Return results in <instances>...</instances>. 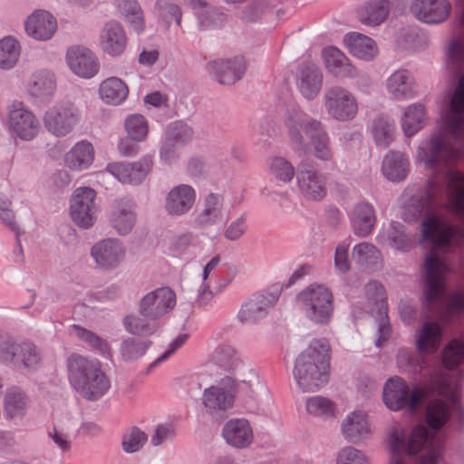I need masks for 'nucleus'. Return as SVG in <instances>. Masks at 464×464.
Returning a JSON list of instances; mask_svg holds the SVG:
<instances>
[{"label": "nucleus", "instance_id": "obj_21", "mask_svg": "<svg viewBox=\"0 0 464 464\" xmlns=\"http://www.w3.org/2000/svg\"><path fill=\"white\" fill-rule=\"evenodd\" d=\"M222 437L231 447L246 449L253 442V428L248 420L245 418H233L224 424Z\"/></svg>", "mask_w": 464, "mask_h": 464}, {"label": "nucleus", "instance_id": "obj_38", "mask_svg": "<svg viewBox=\"0 0 464 464\" xmlns=\"http://www.w3.org/2000/svg\"><path fill=\"white\" fill-rule=\"evenodd\" d=\"M29 404V398L22 390L16 387L10 388L4 395V414L6 419L22 418L26 413Z\"/></svg>", "mask_w": 464, "mask_h": 464}, {"label": "nucleus", "instance_id": "obj_53", "mask_svg": "<svg viewBox=\"0 0 464 464\" xmlns=\"http://www.w3.org/2000/svg\"><path fill=\"white\" fill-rule=\"evenodd\" d=\"M464 360V344L459 340H452L444 348L442 362L447 369L459 366Z\"/></svg>", "mask_w": 464, "mask_h": 464}, {"label": "nucleus", "instance_id": "obj_30", "mask_svg": "<svg viewBox=\"0 0 464 464\" xmlns=\"http://www.w3.org/2000/svg\"><path fill=\"white\" fill-rule=\"evenodd\" d=\"M65 166L73 171H82L90 168L94 160V149L87 140L78 141L64 155Z\"/></svg>", "mask_w": 464, "mask_h": 464}, {"label": "nucleus", "instance_id": "obj_26", "mask_svg": "<svg viewBox=\"0 0 464 464\" xmlns=\"http://www.w3.org/2000/svg\"><path fill=\"white\" fill-rule=\"evenodd\" d=\"M196 190L189 185L180 184L169 192L165 208L169 214L181 216L190 210L196 202Z\"/></svg>", "mask_w": 464, "mask_h": 464}, {"label": "nucleus", "instance_id": "obj_32", "mask_svg": "<svg viewBox=\"0 0 464 464\" xmlns=\"http://www.w3.org/2000/svg\"><path fill=\"white\" fill-rule=\"evenodd\" d=\"M223 219V197L219 194H208L203 203L202 210L196 216L194 224L198 227L216 225Z\"/></svg>", "mask_w": 464, "mask_h": 464}, {"label": "nucleus", "instance_id": "obj_60", "mask_svg": "<svg viewBox=\"0 0 464 464\" xmlns=\"http://www.w3.org/2000/svg\"><path fill=\"white\" fill-rule=\"evenodd\" d=\"M335 464H369V462L362 451L346 447L338 452Z\"/></svg>", "mask_w": 464, "mask_h": 464}, {"label": "nucleus", "instance_id": "obj_3", "mask_svg": "<svg viewBox=\"0 0 464 464\" xmlns=\"http://www.w3.org/2000/svg\"><path fill=\"white\" fill-rule=\"evenodd\" d=\"M285 135L299 156H304L308 151V140L316 159L323 161L333 160L329 138L322 123L306 114L301 111L291 114L285 121Z\"/></svg>", "mask_w": 464, "mask_h": 464}, {"label": "nucleus", "instance_id": "obj_14", "mask_svg": "<svg viewBox=\"0 0 464 464\" xmlns=\"http://www.w3.org/2000/svg\"><path fill=\"white\" fill-rule=\"evenodd\" d=\"M176 304V295L169 287L158 288L147 294L140 301V315L155 321L169 313Z\"/></svg>", "mask_w": 464, "mask_h": 464}, {"label": "nucleus", "instance_id": "obj_17", "mask_svg": "<svg viewBox=\"0 0 464 464\" xmlns=\"http://www.w3.org/2000/svg\"><path fill=\"white\" fill-rule=\"evenodd\" d=\"M152 165V158L146 156L134 163H111L106 170L123 184H140L150 173Z\"/></svg>", "mask_w": 464, "mask_h": 464}, {"label": "nucleus", "instance_id": "obj_40", "mask_svg": "<svg viewBox=\"0 0 464 464\" xmlns=\"http://www.w3.org/2000/svg\"><path fill=\"white\" fill-rule=\"evenodd\" d=\"M118 12L137 34L144 31L143 11L137 0H115Z\"/></svg>", "mask_w": 464, "mask_h": 464}, {"label": "nucleus", "instance_id": "obj_58", "mask_svg": "<svg viewBox=\"0 0 464 464\" xmlns=\"http://www.w3.org/2000/svg\"><path fill=\"white\" fill-rule=\"evenodd\" d=\"M401 224H392L393 231L391 232L389 236L390 245L391 246L399 251L406 252L413 246L414 240L406 234H404V232L401 231Z\"/></svg>", "mask_w": 464, "mask_h": 464}, {"label": "nucleus", "instance_id": "obj_49", "mask_svg": "<svg viewBox=\"0 0 464 464\" xmlns=\"http://www.w3.org/2000/svg\"><path fill=\"white\" fill-rule=\"evenodd\" d=\"M20 55L19 43L13 37L7 36L0 41V68H12Z\"/></svg>", "mask_w": 464, "mask_h": 464}, {"label": "nucleus", "instance_id": "obj_33", "mask_svg": "<svg viewBox=\"0 0 464 464\" xmlns=\"http://www.w3.org/2000/svg\"><path fill=\"white\" fill-rule=\"evenodd\" d=\"M428 122L426 107L419 102L404 108L401 118V130L406 137H412L424 128Z\"/></svg>", "mask_w": 464, "mask_h": 464}, {"label": "nucleus", "instance_id": "obj_39", "mask_svg": "<svg viewBox=\"0 0 464 464\" xmlns=\"http://www.w3.org/2000/svg\"><path fill=\"white\" fill-rule=\"evenodd\" d=\"M353 259L368 272L379 270L382 266V256L379 249L370 243H360L353 248Z\"/></svg>", "mask_w": 464, "mask_h": 464}, {"label": "nucleus", "instance_id": "obj_48", "mask_svg": "<svg viewBox=\"0 0 464 464\" xmlns=\"http://www.w3.org/2000/svg\"><path fill=\"white\" fill-rule=\"evenodd\" d=\"M126 330L132 334L150 336L156 332L159 325L157 322L148 317L128 315L124 318Z\"/></svg>", "mask_w": 464, "mask_h": 464}, {"label": "nucleus", "instance_id": "obj_42", "mask_svg": "<svg viewBox=\"0 0 464 464\" xmlns=\"http://www.w3.org/2000/svg\"><path fill=\"white\" fill-rule=\"evenodd\" d=\"M396 126L388 116L379 115L372 123L371 134L378 147L387 148L394 140Z\"/></svg>", "mask_w": 464, "mask_h": 464}, {"label": "nucleus", "instance_id": "obj_1", "mask_svg": "<svg viewBox=\"0 0 464 464\" xmlns=\"http://www.w3.org/2000/svg\"><path fill=\"white\" fill-rule=\"evenodd\" d=\"M460 378V373L452 378L448 372L440 371L431 377L429 385L410 390L401 378L393 377L385 383L383 401L392 411L403 408L415 411L430 392H436L445 401L437 399L430 402L426 409V421L430 428L440 429L451 412L461 411L459 396Z\"/></svg>", "mask_w": 464, "mask_h": 464}, {"label": "nucleus", "instance_id": "obj_18", "mask_svg": "<svg viewBox=\"0 0 464 464\" xmlns=\"http://www.w3.org/2000/svg\"><path fill=\"white\" fill-rule=\"evenodd\" d=\"M66 60L69 68L79 77L91 79L100 70V63L95 54L83 46H72L68 49Z\"/></svg>", "mask_w": 464, "mask_h": 464}, {"label": "nucleus", "instance_id": "obj_25", "mask_svg": "<svg viewBox=\"0 0 464 464\" xmlns=\"http://www.w3.org/2000/svg\"><path fill=\"white\" fill-rule=\"evenodd\" d=\"M24 28L26 34L34 39L46 41L56 32L57 22L49 12L38 10L27 17Z\"/></svg>", "mask_w": 464, "mask_h": 464}, {"label": "nucleus", "instance_id": "obj_13", "mask_svg": "<svg viewBox=\"0 0 464 464\" xmlns=\"http://www.w3.org/2000/svg\"><path fill=\"white\" fill-rule=\"evenodd\" d=\"M365 295L371 304L372 311L379 314L378 336L375 342L377 347L381 348L389 339L391 326L387 317L386 294L383 286L377 281H371L365 285Z\"/></svg>", "mask_w": 464, "mask_h": 464}, {"label": "nucleus", "instance_id": "obj_2", "mask_svg": "<svg viewBox=\"0 0 464 464\" xmlns=\"http://www.w3.org/2000/svg\"><path fill=\"white\" fill-rule=\"evenodd\" d=\"M67 379L82 399L95 401L111 389V380L97 359L72 353L66 360Z\"/></svg>", "mask_w": 464, "mask_h": 464}, {"label": "nucleus", "instance_id": "obj_47", "mask_svg": "<svg viewBox=\"0 0 464 464\" xmlns=\"http://www.w3.org/2000/svg\"><path fill=\"white\" fill-rule=\"evenodd\" d=\"M266 165L269 174L278 181L288 183L295 177L294 166L283 157H271L267 159Z\"/></svg>", "mask_w": 464, "mask_h": 464}, {"label": "nucleus", "instance_id": "obj_56", "mask_svg": "<svg viewBox=\"0 0 464 464\" xmlns=\"http://www.w3.org/2000/svg\"><path fill=\"white\" fill-rule=\"evenodd\" d=\"M147 434L138 428H132L122 437V449L127 453H134L140 450L147 442Z\"/></svg>", "mask_w": 464, "mask_h": 464}, {"label": "nucleus", "instance_id": "obj_64", "mask_svg": "<svg viewBox=\"0 0 464 464\" xmlns=\"http://www.w3.org/2000/svg\"><path fill=\"white\" fill-rule=\"evenodd\" d=\"M11 201L0 193V218L13 231L18 232L13 211L10 209Z\"/></svg>", "mask_w": 464, "mask_h": 464}, {"label": "nucleus", "instance_id": "obj_8", "mask_svg": "<svg viewBox=\"0 0 464 464\" xmlns=\"http://www.w3.org/2000/svg\"><path fill=\"white\" fill-rule=\"evenodd\" d=\"M81 113L71 102H62L48 108L43 116L45 129L55 137L70 134L79 124Z\"/></svg>", "mask_w": 464, "mask_h": 464}, {"label": "nucleus", "instance_id": "obj_44", "mask_svg": "<svg viewBox=\"0 0 464 464\" xmlns=\"http://www.w3.org/2000/svg\"><path fill=\"white\" fill-rule=\"evenodd\" d=\"M322 86V73L314 65H307L301 69L298 87L303 96L308 100L314 98Z\"/></svg>", "mask_w": 464, "mask_h": 464}, {"label": "nucleus", "instance_id": "obj_9", "mask_svg": "<svg viewBox=\"0 0 464 464\" xmlns=\"http://www.w3.org/2000/svg\"><path fill=\"white\" fill-rule=\"evenodd\" d=\"M96 192L89 187L77 188L70 199V216L82 228L93 226L97 218Z\"/></svg>", "mask_w": 464, "mask_h": 464}, {"label": "nucleus", "instance_id": "obj_55", "mask_svg": "<svg viewBox=\"0 0 464 464\" xmlns=\"http://www.w3.org/2000/svg\"><path fill=\"white\" fill-rule=\"evenodd\" d=\"M192 135L190 127L182 121H176L169 125L165 139L178 146L188 141Z\"/></svg>", "mask_w": 464, "mask_h": 464}, {"label": "nucleus", "instance_id": "obj_5", "mask_svg": "<svg viewBox=\"0 0 464 464\" xmlns=\"http://www.w3.org/2000/svg\"><path fill=\"white\" fill-rule=\"evenodd\" d=\"M392 451L399 454L404 449L410 455H414L425 448V454L420 464H437L441 454L443 440L437 432L429 433L422 424L416 425L405 447V437L402 430L394 428L389 435Z\"/></svg>", "mask_w": 464, "mask_h": 464}, {"label": "nucleus", "instance_id": "obj_12", "mask_svg": "<svg viewBox=\"0 0 464 464\" xmlns=\"http://www.w3.org/2000/svg\"><path fill=\"white\" fill-rule=\"evenodd\" d=\"M0 361L34 369L41 362V355L33 343L15 344L0 338Z\"/></svg>", "mask_w": 464, "mask_h": 464}, {"label": "nucleus", "instance_id": "obj_59", "mask_svg": "<svg viewBox=\"0 0 464 464\" xmlns=\"http://www.w3.org/2000/svg\"><path fill=\"white\" fill-rule=\"evenodd\" d=\"M149 348V343L128 338L121 344V354L126 360H135L141 357Z\"/></svg>", "mask_w": 464, "mask_h": 464}, {"label": "nucleus", "instance_id": "obj_45", "mask_svg": "<svg viewBox=\"0 0 464 464\" xmlns=\"http://www.w3.org/2000/svg\"><path fill=\"white\" fill-rule=\"evenodd\" d=\"M193 9H199L197 12L199 26L202 29H209L221 25L225 21L223 13L214 7L208 6L206 0H187Z\"/></svg>", "mask_w": 464, "mask_h": 464}, {"label": "nucleus", "instance_id": "obj_34", "mask_svg": "<svg viewBox=\"0 0 464 464\" xmlns=\"http://www.w3.org/2000/svg\"><path fill=\"white\" fill-rule=\"evenodd\" d=\"M345 45L353 56L364 60H373L378 53V46L373 39L359 33H350L344 37Z\"/></svg>", "mask_w": 464, "mask_h": 464}, {"label": "nucleus", "instance_id": "obj_15", "mask_svg": "<svg viewBox=\"0 0 464 464\" xmlns=\"http://www.w3.org/2000/svg\"><path fill=\"white\" fill-rule=\"evenodd\" d=\"M278 293L263 291L249 297L241 306L237 317L243 324H256L265 318L278 300Z\"/></svg>", "mask_w": 464, "mask_h": 464}, {"label": "nucleus", "instance_id": "obj_43", "mask_svg": "<svg viewBox=\"0 0 464 464\" xmlns=\"http://www.w3.org/2000/svg\"><path fill=\"white\" fill-rule=\"evenodd\" d=\"M375 213L372 205L358 204L353 213L352 222L354 233L360 237L368 236L375 223Z\"/></svg>", "mask_w": 464, "mask_h": 464}, {"label": "nucleus", "instance_id": "obj_11", "mask_svg": "<svg viewBox=\"0 0 464 464\" xmlns=\"http://www.w3.org/2000/svg\"><path fill=\"white\" fill-rule=\"evenodd\" d=\"M324 104L328 113L336 120L353 119L358 111L354 96L341 86L329 88L324 94Z\"/></svg>", "mask_w": 464, "mask_h": 464}, {"label": "nucleus", "instance_id": "obj_31", "mask_svg": "<svg viewBox=\"0 0 464 464\" xmlns=\"http://www.w3.org/2000/svg\"><path fill=\"white\" fill-rule=\"evenodd\" d=\"M398 3V0H371L359 11V20L367 26H378L382 24L391 8Z\"/></svg>", "mask_w": 464, "mask_h": 464}, {"label": "nucleus", "instance_id": "obj_10", "mask_svg": "<svg viewBox=\"0 0 464 464\" xmlns=\"http://www.w3.org/2000/svg\"><path fill=\"white\" fill-rule=\"evenodd\" d=\"M7 124L12 134L23 140H32L40 131L37 117L23 103L10 106Z\"/></svg>", "mask_w": 464, "mask_h": 464}, {"label": "nucleus", "instance_id": "obj_27", "mask_svg": "<svg viewBox=\"0 0 464 464\" xmlns=\"http://www.w3.org/2000/svg\"><path fill=\"white\" fill-rule=\"evenodd\" d=\"M209 70L221 84H233L245 72L246 63L243 57L228 60L213 61L208 63Z\"/></svg>", "mask_w": 464, "mask_h": 464}, {"label": "nucleus", "instance_id": "obj_22", "mask_svg": "<svg viewBox=\"0 0 464 464\" xmlns=\"http://www.w3.org/2000/svg\"><path fill=\"white\" fill-rule=\"evenodd\" d=\"M341 428L343 436L353 443H358L368 439L373 433L367 413L360 410L347 414L342 422Z\"/></svg>", "mask_w": 464, "mask_h": 464}, {"label": "nucleus", "instance_id": "obj_29", "mask_svg": "<svg viewBox=\"0 0 464 464\" xmlns=\"http://www.w3.org/2000/svg\"><path fill=\"white\" fill-rule=\"evenodd\" d=\"M56 78L49 70H38L26 82L29 94L41 101L50 99L56 91Z\"/></svg>", "mask_w": 464, "mask_h": 464}, {"label": "nucleus", "instance_id": "obj_7", "mask_svg": "<svg viewBox=\"0 0 464 464\" xmlns=\"http://www.w3.org/2000/svg\"><path fill=\"white\" fill-rule=\"evenodd\" d=\"M237 393V382L226 376L202 392L204 413L215 419H222L233 409Z\"/></svg>", "mask_w": 464, "mask_h": 464}, {"label": "nucleus", "instance_id": "obj_19", "mask_svg": "<svg viewBox=\"0 0 464 464\" xmlns=\"http://www.w3.org/2000/svg\"><path fill=\"white\" fill-rule=\"evenodd\" d=\"M296 180L301 193L308 198L320 200L326 195L325 177L311 166L301 165Z\"/></svg>", "mask_w": 464, "mask_h": 464}, {"label": "nucleus", "instance_id": "obj_20", "mask_svg": "<svg viewBox=\"0 0 464 464\" xmlns=\"http://www.w3.org/2000/svg\"><path fill=\"white\" fill-rule=\"evenodd\" d=\"M91 255L100 268L109 270L123 261L125 250L119 241L105 239L92 247Z\"/></svg>", "mask_w": 464, "mask_h": 464}, {"label": "nucleus", "instance_id": "obj_37", "mask_svg": "<svg viewBox=\"0 0 464 464\" xmlns=\"http://www.w3.org/2000/svg\"><path fill=\"white\" fill-rule=\"evenodd\" d=\"M442 330L439 324L427 322L416 334V348L421 354L434 353L440 347Z\"/></svg>", "mask_w": 464, "mask_h": 464}, {"label": "nucleus", "instance_id": "obj_23", "mask_svg": "<svg viewBox=\"0 0 464 464\" xmlns=\"http://www.w3.org/2000/svg\"><path fill=\"white\" fill-rule=\"evenodd\" d=\"M99 45L110 56L121 55L127 46L126 33L119 22L105 24L100 33Z\"/></svg>", "mask_w": 464, "mask_h": 464}, {"label": "nucleus", "instance_id": "obj_63", "mask_svg": "<svg viewBox=\"0 0 464 464\" xmlns=\"http://www.w3.org/2000/svg\"><path fill=\"white\" fill-rule=\"evenodd\" d=\"M174 435L175 430L172 425L168 423L160 424L156 427L154 434L150 438V442L153 446H160L171 440Z\"/></svg>", "mask_w": 464, "mask_h": 464}, {"label": "nucleus", "instance_id": "obj_6", "mask_svg": "<svg viewBox=\"0 0 464 464\" xmlns=\"http://www.w3.org/2000/svg\"><path fill=\"white\" fill-rule=\"evenodd\" d=\"M296 307L316 324H327L334 313V296L324 285H310L295 297Z\"/></svg>", "mask_w": 464, "mask_h": 464}, {"label": "nucleus", "instance_id": "obj_24", "mask_svg": "<svg viewBox=\"0 0 464 464\" xmlns=\"http://www.w3.org/2000/svg\"><path fill=\"white\" fill-rule=\"evenodd\" d=\"M386 90L394 100H410L417 92L415 78L409 70L398 69L387 78Z\"/></svg>", "mask_w": 464, "mask_h": 464}, {"label": "nucleus", "instance_id": "obj_16", "mask_svg": "<svg viewBox=\"0 0 464 464\" xmlns=\"http://www.w3.org/2000/svg\"><path fill=\"white\" fill-rule=\"evenodd\" d=\"M410 11L420 22L439 24L450 16L451 4L449 0H412Z\"/></svg>", "mask_w": 464, "mask_h": 464}, {"label": "nucleus", "instance_id": "obj_35", "mask_svg": "<svg viewBox=\"0 0 464 464\" xmlns=\"http://www.w3.org/2000/svg\"><path fill=\"white\" fill-rule=\"evenodd\" d=\"M98 92L104 103L118 106L128 98L129 87L121 78L111 76L100 83Z\"/></svg>", "mask_w": 464, "mask_h": 464}, {"label": "nucleus", "instance_id": "obj_57", "mask_svg": "<svg viewBox=\"0 0 464 464\" xmlns=\"http://www.w3.org/2000/svg\"><path fill=\"white\" fill-rule=\"evenodd\" d=\"M49 437L62 452H68L72 449L75 434L67 430L63 425H58L49 431Z\"/></svg>", "mask_w": 464, "mask_h": 464}, {"label": "nucleus", "instance_id": "obj_4", "mask_svg": "<svg viewBox=\"0 0 464 464\" xmlns=\"http://www.w3.org/2000/svg\"><path fill=\"white\" fill-rule=\"evenodd\" d=\"M329 368V344L323 340H314L296 357L293 374L304 392H314L327 383Z\"/></svg>", "mask_w": 464, "mask_h": 464}, {"label": "nucleus", "instance_id": "obj_28", "mask_svg": "<svg viewBox=\"0 0 464 464\" xmlns=\"http://www.w3.org/2000/svg\"><path fill=\"white\" fill-rule=\"evenodd\" d=\"M111 223L119 234L130 233L136 223L134 202L126 198L115 201L112 206Z\"/></svg>", "mask_w": 464, "mask_h": 464}, {"label": "nucleus", "instance_id": "obj_36", "mask_svg": "<svg viewBox=\"0 0 464 464\" xmlns=\"http://www.w3.org/2000/svg\"><path fill=\"white\" fill-rule=\"evenodd\" d=\"M323 58L327 70L336 77H354L355 68L349 59L337 48L330 46L324 49Z\"/></svg>", "mask_w": 464, "mask_h": 464}, {"label": "nucleus", "instance_id": "obj_54", "mask_svg": "<svg viewBox=\"0 0 464 464\" xmlns=\"http://www.w3.org/2000/svg\"><path fill=\"white\" fill-rule=\"evenodd\" d=\"M216 363L227 370H232L237 366L240 359L238 352L231 345L219 346L213 354Z\"/></svg>", "mask_w": 464, "mask_h": 464}, {"label": "nucleus", "instance_id": "obj_62", "mask_svg": "<svg viewBox=\"0 0 464 464\" xmlns=\"http://www.w3.org/2000/svg\"><path fill=\"white\" fill-rule=\"evenodd\" d=\"M246 228V216L241 215L227 226L224 232V236L229 241H236L244 236Z\"/></svg>", "mask_w": 464, "mask_h": 464}, {"label": "nucleus", "instance_id": "obj_41", "mask_svg": "<svg viewBox=\"0 0 464 464\" xmlns=\"http://www.w3.org/2000/svg\"><path fill=\"white\" fill-rule=\"evenodd\" d=\"M409 161L401 152L391 151L382 161V171L392 181H401L407 176Z\"/></svg>", "mask_w": 464, "mask_h": 464}, {"label": "nucleus", "instance_id": "obj_61", "mask_svg": "<svg viewBox=\"0 0 464 464\" xmlns=\"http://www.w3.org/2000/svg\"><path fill=\"white\" fill-rule=\"evenodd\" d=\"M350 248V240H344L339 243L334 253V266L341 273H346L350 270V261L348 252Z\"/></svg>", "mask_w": 464, "mask_h": 464}, {"label": "nucleus", "instance_id": "obj_51", "mask_svg": "<svg viewBox=\"0 0 464 464\" xmlns=\"http://www.w3.org/2000/svg\"><path fill=\"white\" fill-rule=\"evenodd\" d=\"M74 329L76 336L81 341L84 342L92 350L104 357L110 355V346L104 339L81 326L74 325Z\"/></svg>", "mask_w": 464, "mask_h": 464}, {"label": "nucleus", "instance_id": "obj_46", "mask_svg": "<svg viewBox=\"0 0 464 464\" xmlns=\"http://www.w3.org/2000/svg\"><path fill=\"white\" fill-rule=\"evenodd\" d=\"M305 410L309 415L328 420L335 417L337 406L329 398L316 395L305 400Z\"/></svg>", "mask_w": 464, "mask_h": 464}, {"label": "nucleus", "instance_id": "obj_50", "mask_svg": "<svg viewBox=\"0 0 464 464\" xmlns=\"http://www.w3.org/2000/svg\"><path fill=\"white\" fill-rule=\"evenodd\" d=\"M125 130L128 136L135 141H143L149 133V124L146 118L140 114H132L125 120Z\"/></svg>", "mask_w": 464, "mask_h": 464}, {"label": "nucleus", "instance_id": "obj_52", "mask_svg": "<svg viewBox=\"0 0 464 464\" xmlns=\"http://www.w3.org/2000/svg\"><path fill=\"white\" fill-rule=\"evenodd\" d=\"M74 329L76 336L81 341L84 342L92 350L104 357L110 355V346L104 339L81 326L74 325Z\"/></svg>", "mask_w": 464, "mask_h": 464}]
</instances>
